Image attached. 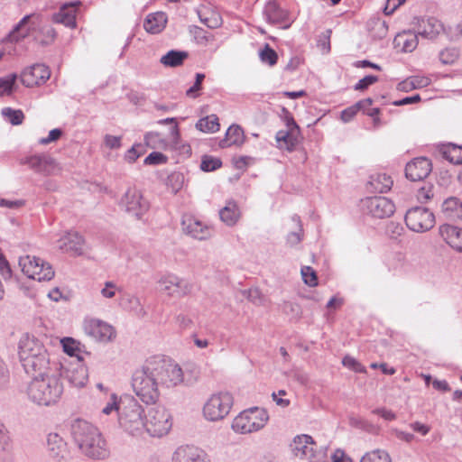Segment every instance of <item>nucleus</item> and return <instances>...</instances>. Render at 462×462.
<instances>
[{"label": "nucleus", "mask_w": 462, "mask_h": 462, "mask_svg": "<svg viewBox=\"0 0 462 462\" xmlns=\"http://www.w3.org/2000/svg\"><path fill=\"white\" fill-rule=\"evenodd\" d=\"M70 434L79 450L93 459H105L110 451L99 430L90 422L76 419L70 424Z\"/></svg>", "instance_id": "obj_1"}, {"label": "nucleus", "mask_w": 462, "mask_h": 462, "mask_svg": "<svg viewBox=\"0 0 462 462\" xmlns=\"http://www.w3.org/2000/svg\"><path fill=\"white\" fill-rule=\"evenodd\" d=\"M27 399L39 407L57 404L63 393V383L58 374L33 377L25 388Z\"/></svg>", "instance_id": "obj_2"}, {"label": "nucleus", "mask_w": 462, "mask_h": 462, "mask_svg": "<svg viewBox=\"0 0 462 462\" xmlns=\"http://www.w3.org/2000/svg\"><path fill=\"white\" fill-rule=\"evenodd\" d=\"M144 410L132 395H125L119 401L118 421L120 426L132 435L144 430Z\"/></svg>", "instance_id": "obj_3"}, {"label": "nucleus", "mask_w": 462, "mask_h": 462, "mask_svg": "<svg viewBox=\"0 0 462 462\" xmlns=\"http://www.w3.org/2000/svg\"><path fill=\"white\" fill-rule=\"evenodd\" d=\"M152 373L147 360L132 377V387L135 395L147 405L155 404L160 398V385Z\"/></svg>", "instance_id": "obj_4"}, {"label": "nucleus", "mask_w": 462, "mask_h": 462, "mask_svg": "<svg viewBox=\"0 0 462 462\" xmlns=\"http://www.w3.org/2000/svg\"><path fill=\"white\" fill-rule=\"evenodd\" d=\"M148 362L160 386L173 388L183 383V371L178 364L161 356H154Z\"/></svg>", "instance_id": "obj_5"}, {"label": "nucleus", "mask_w": 462, "mask_h": 462, "mask_svg": "<svg viewBox=\"0 0 462 462\" xmlns=\"http://www.w3.org/2000/svg\"><path fill=\"white\" fill-rule=\"evenodd\" d=\"M269 420L266 410L258 407L240 412L232 422V429L239 434H248L263 429Z\"/></svg>", "instance_id": "obj_6"}, {"label": "nucleus", "mask_w": 462, "mask_h": 462, "mask_svg": "<svg viewBox=\"0 0 462 462\" xmlns=\"http://www.w3.org/2000/svg\"><path fill=\"white\" fill-rule=\"evenodd\" d=\"M172 427L171 416L168 410L161 405L152 407L145 415L144 430L152 437L166 435Z\"/></svg>", "instance_id": "obj_7"}, {"label": "nucleus", "mask_w": 462, "mask_h": 462, "mask_svg": "<svg viewBox=\"0 0 462 462\" xmlns=\"http://www.w3.org/2000/svg\"><path fill=\"white\" fill-rule=\"evenodd\" d=\"M19 265L23 273L30 279L43 282L50 281L54 277L52 266L40 257L22 256L19 258Z\"/></svg>", "instance_id": "obj_8"}, {"label": "nucleus", "mask_w": 462, "mask_h": 462, "mask_svg": "<svg viewBox=\"0 0 462 462\" xmlns=\"http://www.w3.org/2000/svg\"><path fill=\"white\" fill-rule=\"evenodd\" d=\"M193 284L173 273L162 276L158 281V290L170 298L180 299L189 295Z\"/></svg>", "instance_id": "obj_9"}, {"label": "nucleus", "mask_w": 462, "mask_h": 462, "mask_svg": "<svg viewBox=\"0 0 462 462\" xmlns=\"http://www.w3.org/2000/svg\"><path fill=\"white\" fill-rule=\"evenodd\" d=\"M233 405V397L228 393L213 394L203 408V413L207 420L216 421L224 419L230 411Z\"/></svg>", "instance_id": "obj_10"}, {"label": "nucleus", "mask_w": 462, "mask_h": 462, "mask_svg": "<svg viewBox=\"0 0 462 462\" xmlns=\"http://www.w3.org/2000/svg\"><path fill=\"white\" fill-rule=\"evenodd\" d=\"M404 219L408 228L418 233L431 229L435 224L434 214L423 207L410 208L407 210Z\"/></svg>", "instance_id": "obj_11"}, {"label": "nucleus", "mask_w": 462, "mask_h": 462, "mask_svg": "<svg viewBox=\"0 0 462 462\" xmlns=\"http://www.w3.org/2000/svg\"><path fill=\"white\" fill-rule=\"evenodd\" d=\"M120 207L129 215L140 219L149 209V202L143 197L142 193L134 189L129 188L120 201Z\"/></svg>", "instance_id": "obj_12"}, {"label": "nucleus", "mask_w": 462, "mask_h": 462, "mask_svg": "<svg viewBox=\"0 0 462 462\" xmlns=\"http://www.w3.org/2000/svg\"><path fill=\"white\" fill-rule=\"evenodd\" d=\"M361 208L373 217L384 218L393 214L395 206L385 197H368L361 200Z\"/></svg>", "instance_id": "obj_13"}, {"label": "nucleus", "mask_w": 462, "mask_h": 462, "mask_svg": "<svg viewBox=\"0 0 462 462\" xmlns=\"http://www.w3.org/2000/svg\"><path fill=\"white\" fill-rule=\"evenodd\" d=\"M50 77V69L44 64L37 63L26 68L21 73L20 79L26 88H33L44 84Z\"/></svg>", "instance_id": "obj_14"}, {"label": "nucleus", "mask_w": 462, "mask_h": 462, "mask_svg": "<svg viewBox=\"0 0 462 462\" xmlns=\"http://www.w3.org/2000/svg\"><path fill=\"white\" fill-rule=\"evenodd\" d=\"M84 330L87 335L100 342H108L116 337L115 328L100 319H92L86 320Z\"/></svg>", "instance_id": "obj_15"}, {"label": "nucleus", "mask_w": 462, "mask_h": 462, "mask_svg": "<svg viewBox=\"0 0 462 462\" xmlns=\"http://www.w3.org/2000/svg\"><path fill=\"white\" fill-rule=\"evenodd\" d=\"M48 355L44 346L34 337L23 336L19 342V357L21 363L26 362L27 357L35 358Z\"/></svg>", "instance_id": "obj_16"}, {"label": "nucleus", "mask_w": 462, "mask_h": 462, "mask_svg": "<svg viewBox=\"0 0 462 462\" xmlns=\"http://www.w3.org/2000/svg\"><path fill=\"white\" fill-rule=\"evenodd\" d=\"M431 170V162L428 158L419 157L407 163L405 176L411 181H419L427 178Z\"/></svg>", "instance_id": "obj_17"}, {"label": "nucleus", "mask_w": 462, "mask_h": 462, "mask_svg": "<svg viewBox=\"0 0 462 462\" xmlns=\"http://www.w3.org/2000/svg\"><path fill=\"white\" fill-rule=\"evenodd\" d=\"M20 163L27 164L30 169L43 175L52 174L57 167L54 159L46 154L25 157L20 161Z\"/></svg>", "instance_id": "obj_18"}, {"label": "nucleus", "mask_w": 462, "mask_h": 462, "mask_svg": "<svg viewBox=\"0 0 462 462\" xmlns=\"http://www.w3.org/2000/svg\"><path fill=\"white\" fill-rule=\"evenodd\" d=\"M27 358L26 362L22 363V365L26 374L32 375V378L56 374L51 372L49 354L32 359L31 357Z\"/></svg>", "instance_id": "obj_19"}, {"label": "nucleus", "mask_w": 462, "mask_h": 462, "mask_svg": "<svg viewBox=\"0 0 462 462\" xmlns=\"http://www.w3.org/2000/svg\"><path fill=\"white\" fill-rule=\"evenodd\" d=\"M172 462H208L204 450L193 446L186 445L179 447L172 456Z\"/></svg>", "instance_id": "obj_20"}, {"label": "nucleus", "mask_w": 462, "mask_h": 462, "mask_svg": "<svg viewBox=\"0 0 462 462\" xmlns=\"http://www.w3.org/2000/svg\"><path fill=\"white\" fill-rule=\"evenodd\" d=\"M181 226L186 234L196 239L204 240L211 236V229L192 216H184Z\"/></svg>", "instance_id": "obj_21"}, {"label": "nucleus", "mask_w": 462, "mask_h": 462, "mask_svg": "<svg viewBox=\"0 0 462 462\" xmlns=\"http://www.w3.org/2000/svg\"><path fill=\"white\" fill-rule=\"evenodd\" d=\"M58 248L65 253L81 254L83 252L84 239L75 231L66 232L58 241Z\"/></svg>", "instance_id": "obj_22"}, {"label": "nucleus", "mask_w": 462, "mask_h": 462, "mask_svg": "<svg viewBox=\"0 0 462 462\" xmlns=\"http://www.w3.org/2000/svg\"><path fill=\"white\" fill-rule=\"evenodd\" d=\"M263 14L270 23L279 24L282 29H288L291 26L287 11L282 9L275 1H269L266 4Z\"/></svg>", "instance_id": "obj_23"}, {"label": "nucleus", "mask_w": 462, "mask_h": 462, "mask_svg": "<svg viewBox=\"0 0 462 462\" xmlns=\"http://www.w3.org/2000/svg\"><path fill=\"white\" fill-rule=\"evenodd\" d=\"M47 447L50 456L55 459H65L69 455L67 442L58 433L48 435Z\"/></svg>", "instance_id": "obj_24"}, {"label": "nucleus", "mask_w": 462, "mask_h": 462, "mask_svg": "<svg viewBox=\"0 0 462 462\" xmlns=\"http://www.w3.org/2000/svg\"><path fill=\"white\" fill-rule=\"evenodd\" d=\"M439 235L454 250L462 252V228L444 224L439 227Z\"/></svg>", "instance_id": "obj_25"}, {"label": "nucleus", "mask_w": 462, "mask_h": 462, "mask_svg": "<svg viewBox=\"0 0 462 462\" xmlns=\"http://www.w3.org/2000/svg\"><path fill=\"white\" fill-rule=\"evenodd\" d=\"M441 213L443 217L448 221L456 222L462 220V202L457 197H450L442 203Z\"/></svg>", "instance_id": "obj_26"}, {"label": "nucleus", "mask_w": 462, "mask_h": 462, "mask_svg": "<svg viewBox=\"0 0 462 462\" xmlns=\"http://www.w3.org/2000/svg\"><path fill=\"white\" fill-rule=\"evenodd\" d=\"M393 181L386 173H375L370 176L366 189L370 192L384 193L391 189Z\"/></svg>", "instance_id": "obj_27"}, {"label": "nucleus", "mask_w": 462, "mask_h": 462, "mask_svg": "<svg viewBox=\"0 0 462 462\" xmlns=\"http://www.w3.org/2000/svg\"><path fill=\"white\" fill-rule=\"evenodd\" d=\"M80 2H75L69 5H64L58 13L53 14V22L62 23L67 27H76V5Z\"/></svg>", "instance_id": "obj_28"}, {"label": "nucleus", "mask_w": 462, "mask_h": 462, "mask_svg": "<svg viewBox=\"0 0 462 462\" xmlns=\"http://www.w3.org/2000/svg\"><path fill=\"white\" fill-rule=\"evenodd\" d=\"M442 30V23L436 18L430 17L421 20L418 28V34L427 39H434Z\"/></svg>", "instance_id": "obj_29"}, {"label": "nucleus", "mask_w": 462, "mask_h": 462, "mask_svg": "<svg viewBox=\"0 0 462 462\" xmlns=\"http://www.w3.org/2000/svg\"><path fill=\"white\" fill-rule=\"evenodd\" d=\"M166 23V14L163 12H157L147 15L143 23V27L147 32L156 34L165 28Z\"/></svg>", "instance_id": "obj_30"}, {"label": "nucleus", "mask_w": 462, "mask_h": 462, "mask_svg": "<svg viewBox=\"0 0 462 462\" xmlns=\"http://www.w3.org/2000/svg\"><path fill=\"white\" fill-rule=\"evenodd\" d=\"M245 142L244 130L238 125H232L226 133V137L219 142L221 148H226L231 145L240 146Z\"/></svg>", "instance_id": "obj_31"}, {"label": "nucleus", "mask_w": 462, "mask_h": 462, "mask_svg": "<svg viewBox=\"0 0 462 462\" xmlns=\"http://www.w3.org/2000/svg\"><path fill=\"white\" fill-rule=\"evenodd\" d=\"M315 447L316 443L309 435L296 436L291 445L295 456L301 458H304Z\"/></svg>", "instance_id": "obj_32"}, {"label": "nucleus", "mask_w": 462, "mask_h": 462, "mask_svg": "<svg viewBox=\"0 0 462 462\" xmlns=\"http://www.w3.org/2000/svg\"><path fill=\"white\" fill-rule=\"evenodd\" d=\"M219 217L226 226L236 224L240 217V210L234 200L227 201L226 206L219 210Z\"/></svg>", "instance_id": "obj_33"}, {"label": "nucleus", "mask_w": 462, "mask_h": 462, "mask_svg": "<svg viewBox=\"0 0 462 462\" xmlns=\"http://www.w3.org/2000/svg\"><path fill=\"white\" fill-rule=\"evenodd\" d=\"M12 440L8 436L4 424L0 422V462H12Z\"/></svg>", "instance_id": "obj_34"}, {"label": "nucleus", "mask_w": 462, "mask_h": 462, "mask_svg": "<svg viewBox=\"0 0 462 462\" xmlns=\"http://www.w3.org/2000/svg\"><path fill=\"white\" fill-rule=\"evenodd\" d=\"M418 32H403L402 33L397 34L394 39V42L398 46H402V50L404 52H411L416 49L418 45Z\"/></svg>", "instance_id": "obj_35"}, {"label": "nucleus", "mask_w": 462, "mask_h": 462, "mask_svg": "<svg viewBox=\"0 0 462 462\" xmlns=\"http://www.w3.org/2000/svg\"><path fill=\"white\" fill-rule=\"evenodd\" d=\"M188 57L189 53L185 51L171 50L161 58L160 62L165 67L175 68L182 65Z\"/></svg>", "instance_id": "obj_36"}, {"label": "nucleus", "mask_w": 462, "mask_h": 462, "mask_svg": "<svg viewBox=\"0 0 462 462\" xmlns=\"http://www.w3.org/2000/svg\"><path fill=\"white\" fill-rule=\"evenodd\" d=\"M66 377L73 386L83 387L88 382L87 369L82 365L68 369L66 371Z\"/></svg>", "instance_id": "obj_37"}, {"label": "nucleus", "mask_w": 462, "mask_h": 462, "mask_svg": "<svg viewBox=\"0 0 462 462\" xmlns=\"http://www.w3.org/2000/svg\"><path fill=\"white\" fill-rule=\"evenodd\" d=\"M373 102L374 101L371 97H367V98L359 100L353 106L346 107V109H344L341 112V116H340L341 120L344 123L350 122L355 117V116L357 114V112L361 110V108H365V107L371 106Z\"/></svg>", "instance_id": "obj_38"}, {"label": "nucleus", "mask_w": 462, "mask_h": 462, "mask_svg": "<svg viewBox=\"0 0 462 462\" xmlns=\"http://www.w3.org/2000/svg\"><path fill=\"white\" fill-rule=\"evenodd\" d=\"M440 152L442 157L453 164H462V146L448 144L444 146Z\"/></svg>", "instance_id": "obj_39"}, {"label": "nucleus", "mask_w": 462, "mask_h": 462, "mask_svg": "<svg viewBox=\"0 0 462 462\" xmlns=\"http://www.w3.org/2000/svg\"><path fill=\"white\" fill-rule=\"evenodd\" d=\"M196 128L204 133H215L219 129L218 118L216 115L203 117L197 122Z\"/></svg>", "instance_id": "obj_40"}, {"label": "nucleus", "mask_w": 462, "mask_h": 462, "mask_svg": "<svg viewBox=\"0 0 462 462\" xmlns=\"http://www.w3.org/2000/svg\"><path fill=\"white\" fill-rule=\"evenodd\" d=\"M299 133L290 132L287 130H280L276 133V141L284 143L287 150L292 151L299 143Z\"/></svg>", "instance_id": "obj_41"}, {"label": "nucleus", "mask_w": 462, "mask_h": 462, "mask_svg": "<svg viewBox=\"0 0 462 462\" xmlns=\"http://www.w3.org/2000/svg\"><path fill=\"white\" fill-rule=\"evenodd\" d=\"M369 29L374 38L383 39L388 32V25L384 20L374 18L369 23Z\"/></svg>", "instance_id": "obj_42"}, {"label": "nucleus", "mask_w": 462, "mask_h": 462, "mask_svg": "<svg viewBox=\"0 0 462 462\" xmlns=\"http://www.w3.org/2000/svg\"><path fill=\"white\" fill-rule=\"evenodd\" d=\"M30 18V15H26L15 25L14 30L9 34L11 42H18L20 39L24 38L28 34L29 29L26 28V24Z\"/></svg>", "instance_id": "obj_43"}, {"label": "nucleus", "mask_w": 462, "mask_h": 462, "mask_svg": "<svg viewBox=\"0 0 462 462\" xmlns=\"http://www.w3.org/2000/svg\"><path fill=\"white\" fill-rule=\"evenodd\" d=\"M360 462H392V459L386 451L375 449L365 453Z\"/></svg>", "instance_id": "obj_44"}, {"label": "nucleus", "mask_w": 462, "mask_h": 462, "mask_svg": "<svg viewBox=\"0 0 462 462\" xmlns=\"http://www.w3.org/2000/svg\"><path fill=\"white\" fill-rule=\"evenodd\" d=\"M56 38L55 29L49 24L41 27L39 35L37 36L38 41L42 45L51 44Z\"/></svg>", "instance_id": "obj_45"}, {"label": "nucleus", "mask_w": 462, "mask_h": 462, "mask_svg": "<svg viewBox=\"0 0 462 462\" xmlns=\"http://www.w3.org/2000/svg\"><path fill=\"white\" fill-rule=\"evenodd\" d=\"M2 116L7 119L13 125H19L24 119V115L22 110H15L11 107H5L2 109Z\"/></svg>", "instance_id": "obj_46"}, {"label": "nucleus", "mask_w": 462, "mask_h": 462, "mask_svg": "<svg viewBox=\"0 0 462 462\" xmlns=\"http://www.w3.org/2000/svg\"><path fill=\"white\" fill-rule=\"evenodd\" d=\"M260 60L263 63L273 66L277 63L278 55L276 51L270 47L268 43L259 52Z\"/></svg>", "instance_id": "obj_47"}, {"label": "nucleus", "mask_w": 462, "mask_h": 462, "mask_svg": "<svg viewBox=\"0 0 462 462\" xmlns=\"http://www.w3.org/2000/svg\"><path fill=\"white\" fill-rule=\"evenodd\" d=\"M60 342L63 347V351L67 355L70 356H77L79 359H81V357L79 356L80 345L79 342L76 341L72 337H64Z\"/></svg>", "instance_id": "obj_48"}, {"label": "nucleus", "mask_w": 462, "mask_h": 462, "mask_svg": "<svg viewBox=\"0 0 462 462\" xmlns=\"http://www.w3.org/2000/svg\"><path fill=\"white\" fill-rule=\"evenodd\" d=\"M16 79L17 75L15 73L0 78V96H4L5 94L10 95Z\"/></svg>", "instance_id": "obj_49"}, {"label": "nucleus", "mask_w": 462, "mask_h": 462, "mask_svg": "<svg viewBox=\"0 0 462 462\" xmlns=\"http://www.w3.org/2000/svg\"><path fill=\"white\" fill-rule=\"evenodd\" d=\"M222 165V162L218 158H215L208 155H204L201 160L200 169L203 171H213Z\"/></svg>", "instance_id": "obj_50"}, {"label": "nucleus", "mask_w": 462, "mask_h": 462, "mask_svg": "<svg viewBox=\"0 0 462 462\" xmlns=\"http://www.w3.org/2000/svg\"><path fill=\"white\" fill-rule=\"evenodd\" d=\"M459 57L457 48H446L439 52V60L443 64H453Z\"/></svg>", "instance_id": "obj_51"}, {"label": "nucleus", "mask_w": 462, "mask_h": 462, "mask_svg": "<svg viewBox=\"0 0 462 462\" xmlns=\"http://www.w3.org/2000/svg\"><path fill=\"white\" fill-rule=\"evenodd\" d=\"M433 185L432 184H424L421 188H420L417 191L416 197L420 203H427L430 199L433 198Z\"/></svg>", "instance_id": "obj_52"}, {"label": "nucleus", "mask_w": 462, "mask_h": 462, "mask_svg": "<svg viewBox=\"0 0 462 462\" xmlns=\"http://www.w3.org/2000/svg\"><path fill=\"white\" fill-rule=\"evenodd\" d=\"M144 142L147 146L156 149L166 144L158 133L150 132L144 135Z\"/></svg>", "instance_id": "obj_53"}, {"label": "nucleus", "mask_w": 462, "mask_h": 462, "mask_svg": "<svg viewBox=\"0 0 462 462\" xmlns=\"http://www.w3.org/2000/svg\"><path fill=\"white\" fill-rule=\"evenodd\" d=\"M301 276L306 284L314 287L318 284V277L316 272L310 266H303L301 268Z\"/></svg>", "instance_id": "obj_54"}, {"label": "nucleus", "mask_w": 462, "mask_h": 462, "mask_svg": "<svg viewBox=\"0 0 462 462\" xmlns=\"http://www.w3.org/2000/svg\"><path fill=\"white\" fill-rule=\"evenodd\" d=\"M167 161L168 158L163 153L159 152H152L144 159L143 162L145 165H160L166 163Z\"/></svg>", "instance_id": "obj_55"}, {"label": "nucleus", "mask_w": 462, "mask_h": 462, "mask_svg": "<svg viewBox=\"0 0 462 462\" xmlns=\"http://www.w3.org/2000/svg\"><path fill=\"white\" fill-rule=\"evenodd\" d=\"M243 294L248 299V300H250L255 305H261L263 301V295L260 290L257 288H251L249 290H245L243 291Z\"/></svg>", "instance_id": "obj_56"}, {"label": "nucleus", "mask_w": 462, "mask_h": 462, "mask_svg": "<svg viewBox=\"0 0 462 462\" xmlns=\"http://www.w3.org/2000/svg\"><path fill=\"white\" fill-rule=\"evenodd\" d=\"M342 364L344 366L356 373L365 372V368L356 358L350 356H346L342 360Z\"/></svg>", "instance_id": "obj_57"}, {"label": "nucleus", "mask_w": 462, "mask_h": 462, "mask_svg": "<svg viewBox=\"0 0 462 462\" xmlns=\"http://www.w3.org/2000/svg\"><path fill=\"white\" fill-rule=\"evenodd\" d=\"M205 79V74L203 73H197L195 77V82L192 87H190L186 91V95L189 97H197L198 94L197 92L201 89L202 82Z\"/></svg>", "instance_id": "obj_58"}, {"label": "nucleus", "mask_w": 462, "mask_h": 462, "mask_svg": "<svg viewBox=\"0 0 462 462\" xmlns=\"http://www.w3.org/2000/svg\"><path fill=\"white\" fill-rule=\"evenodd\" d=\"M144 152V149L142 144H134L131 149H129L125 158L130 163L134 162Z\"/></svg>", "instance_id": "obj_59"}, {"label": "nucleus", "mask_w": 462, "mask_h": 462, "mask_svg": "<svg viewBox=\"0 0 462 462\" xmlns=\"http://www.w3.org/2000/svg\"><path fill=\"white\" fill-rule=\"evenodd\" d=\"M378 81V77L374 75H368L361 79L354 87L355 90L364 91L369 88V86Z\"/></svg>", "instance_id": "obj_60"}, {"label": "nucleus", "mask_w": 462, "mask_h": 462, "mask_svg": "<svg viewBox=\"0 0 462 462\" xmlns=\"http://www.w3.org/2000/svg\"><path fill=\"white\" fill-rule=\"evenodd\" d=\"M183 176L180 173H173L168 178V186L171 187V191L176 194L181 188Z\"/></svg>", "instance_id": "obj_61"}, {"label": "nucleus", "mask_w": 462, "mask_h": 462, "mask_svg": "<svg viewBox=\"0 0 462 462\" xmlns=\"http://www.w3.org/2000/svg\"><path fill=\"white\" fill-rule=\"evenodd\" d=\"M308 459L310 462H326L327 455L323 450H315V448L308 453V455L304 457Z\"/></svg>", "instance_id": "obj_62"}, {"label": "nucleus", "mask_w": 462, "mask_h": 462, "mask_svg": "<svg viewBox=\"0 0 462 462\" xmlns=\"http://www.w3.org/2000/svg\"><path fill=\"white\" fill-rule=\"evenodd\" d=\"M62 135V131L59 128H55L50 131L49 135L47 137L41 138L39 140V143L42 145L49 144L52 142H55L60 138Z\"/></svg>", "instance_id": "obj_63"}, {"label": "nucleus", "mask_w": 462, "mask_h": 462, "mask_svg": "<svg viewBox=\"0 0 462 462\" xmlns=\"http://www.w3.org/2000/svg\"><path fill=\"white\" fill-rule=\"evenodd\" d=\"M116 290L117 288L114 282H106L100 293L106 299H112L116 296Z\"/></svg>", "instance_id": "obj_64"}]
</instances>
